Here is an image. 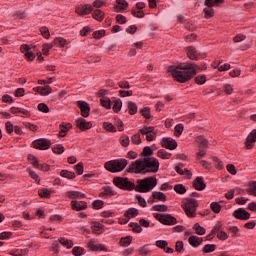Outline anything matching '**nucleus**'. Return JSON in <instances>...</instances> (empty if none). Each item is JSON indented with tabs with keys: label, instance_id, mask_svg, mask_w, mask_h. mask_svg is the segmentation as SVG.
I'll use <instances>...</instances> for the list:
<instances>
[{
	"label": "nucleus",
	"instance_id": "nucleus-1",
	"mask_svg": "<svg viewBox=\"0 0 256 256\" xmlns=\"http://www.w3.org/2000/svg\"><path fill=\"white\" fill-rule=\"evenodd\" d=\"M199 66L193 62H184L180 63L177 66H172L169 68V71L178 83H187L191 81L196 75Z\"/></svg>",
	"mask_w": 256,
	"mask_h": 256
},
{
	"label": "nucleus",
	"instance_id": "nucleus-2",
	"mask_svg": "<svg viewBox=\"0 0 256 256\" xmlns=\"http://www.w3.org/2000/svg\"><path fill=\"white\" fill-rule=\"evenodd\" d=\"M157 171H159V160L155 157H151L132 162L126 170V173L147 175V173H157Z\"/></svg>",
	"mask_w": 256,
	"mask_h": 256
},
{
	"label": "nucleus",
	"instance_id": "nucleus-3",
	"mask_svg": "<svg viewBox=\"0 0 256 256\" xmlns=\"http://www.w3.org/2000/svg\"><path fill=\"white\" fill-rule=\"evenodd\" d=\"M134 191L137 193H149L152 189L157 187V178L151 176L144 179L137 180Z\"/></svg>",
	"mask_w": 256,
	"mask_h": 256
},
{
	"label": "nucleus",
	"instance_id": "nucleus-4",
	"mask_svg": "<svg viewBox=\"0 0 256 256\" xmlns=\"http://www.w3.org/2000/svg\"><path fill=\"white\" fill-rule=\"evenodd\" d=\"M127 165H129V161L125 158H120L105 162L104 169L109 173H121Z\"/></svg>",
	"mask_w": 256,
	"mask_h": 256
},
{
	"label": "nucleus",
	"instance_id": "nucleus-5",
	"mask_svg": "<svg viewBox=\"0 0 256 256\" xmlns=\"http://www.w3.org/2000/svg\"><path fill=\"white\" fill-rule=\"evenodd\" d=\"M197 207H199V203L194 198L183 200L182 209H184L187 217H195L197 215Z\"/></svg>",
	"mask_w": 256,
	"mask_h": 256
},
{
	"label": "nucleus",
	"instance_id": "nucleus-6",
	"mask_svg": "<svg viewBox=\"0 0 256 256\" xmlns=\"http://www.w3.org/2000/svg\"><path fill=\"white\" fill-rule=\"evenodd\" d=\"M113 185L122 191H135V183L129 181L127 177H114Z\"/></svg>",
	"mask_w": 256,
	"mask_h": 256
},
{
	"label": "nucleus",
	"instance_id": "nucleus-7",
	"mask_svg": "<svg viewBox=\"0 0 256 256\" xmlns=\"http://www.w3.org/2000/svg\"><path fill=\"white\" fill-rule=\"evenodd\" d=\"M34 149H39L40 151H47L51 147V140L47 138H39L32 142Z\"/></svg>",
	"mask_w": 256,
	"mask_h": 256
},
{
	"label": "nucleus",
	"instance_id": "nucleus-8",
	"mask_svg": "<svg viewBox=\"0 0 256 256\" xmlns=\"http://www.w3.org/2000/svg\"><path fill=\"white\" fill-rule=\"evenodd\" d=\"M187 57L192 61H198V59H204L205 54H201L197 51V48L189 46L187 48Z\"/></svg>",
	"mask_w": 256,
	"mask_h": 256
},
{
	"label": "nucleus",
	"instance_id": "nucleus-9",
	"mask_svg": "<svg viewBox=\"0 0 256 256\" xmlns=\"http://www.w3.org/2000/svg\"><path fill=\"white\" fill-rule=\"evenodd\" d=\"M21 53H24V57L26 61H34L35 59V53L31 51V47L28 44H22L20 46Z\"/></svg>",
	"mask_w": 256,
	"mask_h": 256
},
{
	"label": "nucleus",
	"instance_id": "nucleus-10",
	"mask_svg": "<svg viewBox=\"0 0 256 256\" xmlns=\"http://www.w3.org/2000/svg\"><path fill=\"white\" fill-rule=\"evenodd\" d=\"M93 11L91 4H80L76 7V13L80 16L89 15Z\"/></svg>",
	"mask_w": 256,
	"mask_h": 256
},
{
	"label": "nucleus",
	"instance_id": "nucleus-11",
	"mask_svg": "<svg viewBox=\"0 0 256 256\" xmlns=\"http://www.w3.org/2000/svg\"><path fill=\"white\" fill-rule=\"evenodd\" d=\"M75 124L80 131H89V129L93 127V124L91 122H87L84 118L76 119Z\"/></svg>",
	"mask_w": 256,
	"mask_h": 256
},
{
	"label": "nucleus",
	"instance_id": "nucleus-12",
	"mask_svg": "<svg viewBox=\"0 0 256 256\" xmlns=\"http://www.w3.org/2000/svg\"><path fill=\"white\" fill-rule=\"evenodd\" d=\"M233 217L241 221H247V219L251 218V214L243 208H238L237 210L234 211Z\"/></svg>",
	"mask_w": 256,
	"mask_h": 256
},
{
	"label": "nucleus",
	"instance_id": "nucleus-13",
	"mask_svg": "<svg viewBox=\"0 0 256 256\" xmlns=\"http://www.w3.org/2000/svg\"><path fill=\"white\" fill-rule=\"evenodd\" d=\"M162 147L169 149V151H175V148L177 147V141L171 137H164L162 138Z\"/></svg>",
	"mask_w": 256,
	"mask_h": 256
},
{
	"label": "nucleus",
	"instance_id": "nucleus-14",
	"mask_svg": "<svg viewBox=\"0 0 256 256\" xmlns=\"http://www.w3.org/2000/svg\"><path fill=\"white\" fill-rule=\"evenodd\" d=\"M161 223L162 225H168V226L177 225V218H175L171 214L164 213V214H161Z\"/></svg>",
	"mask_w": 256,
	"mask_h": 256
},
{
	"label": "nucleus",
	"instance_id": "nucleus-15",
	"mask_svg": "<svg viewBox=\"0 0 256 256\" xmlns=\"http://www.w3.org/2000/svg\"><path fill=\"white\" fill-rule=\"evenodd\" d=\"M77 107L80 108L82 117H89V113H91V106H89V103L85 101H77Z\"/></svg>",
	"mask_w": 256,
	"mask_h": 256
},
{
	"label": "nucleus",
	"instance_id": "nucleus-16",
	"mask_svg": "<svg viewBox=\"0 0 256 256\" xmlns=\"http://www.w3.org/2000/svg\"><path fill=\"white\" fill-rule=\"evenodd\" d=\"M255 143H256V129L252 130L246 140H245V147L246 149H253V147H255Z\"/></svg>",
	"mask_w": 256,
	"mask_h": 256
},
{
	"label": "nucleus",
	"instance_id": "nucleus-17",
	"mask_svg": "<svg viewBox=\"0 0 256 256\" xmlns=\"http://www.w3.org/2000/svg\"><path fill=\"white\" fill-rule=\"evenodd\" d=\"M33 91L36 93H39L42 97H47V95H51L53 93V88L51 86L46 85V86H37L33 88Z\"/></svg>",
	"mask_w": 256,
	"mask_h": 256
},
{
	"label": "nucleus",
	"instance_id": "nucleus-18",
	"mask_svg": "<svg viewBox=\"0 0 256 256\" xmlns=\"http://www.w3.org/2000/svg\"><path fill=\"white\" fill-rule=\"evenodd\" d=\"M71 209L72 211H85L87 209L88 205L87 202L85 201H77V200H72L71 203Z\"/></svg>",
	"mask_w": 256,
	"mask_h": 256
},
{
	"label": "nucleus",
	"instance_id": "nucleus-19",
	"mask_svg": "<svg viewBox=\"0 0 256 256\" xmlns=\"http://www.w3.org/2000/svg\"><path fill=\"white\" fill-rule=\"evenodd\" d=\"M59 133H58V137H67V132L70 130V129H73V124L72 123H65V122H62L60 125H59Z\"/></svg>",
	"mask_w": 256,
	"mask_h": 256
},
{
	"label": "nucleus",
	"instance_id": "nucleus-20",
	"mask_svg": "<svg viewBox=\"0 0 256 256\" xmlns=\"http://www.w3.org/2000/svg\"><path fill=\"white\" fill-rule=\"evenodd\" d=\"M65 197H68V199H72L73 201H75V199H85L87 195L81 193L80 191H67L65 193Z\"/></svg>",
	"mask_w": 256,
	"mask_h": 256
},
{
	"label": "nucleus",
	"instance_id": "nucleus-21",
	"mask_svg": "<svg viewBox=\"0 0 256 256\" xmlns=\"http://www.w3.org/2000/svg\"><path fill=\"white\" fill-rule=\"evenodd\" d=\"M193 187L196 189V191H204L205 187L207 185L205 184V181L203 180V177L198 176L194 181H193Z\"/></svg>",
	"mask_w": 256,
	"mask_h": 256
},
{
	"label": "nucleus",
	"instance_id": "nucleus-22",
	"mask_svg": "<svg viewBox=\"0 0 256 256\" xmlns=\"http://www.w3.org/2000/svg\"><path fill=\"white\" fill-rule=\"evenodd\" d=\"M188 242H189V245H191V247L197 248L199 247V245L203 243V238L192 235L189 237Z\"/></svg>",
	"mask_w": 256,
	"mask_h": 256
},
{
	"label": "nucleus",
	"instance_id": "nucleus-23",
	"mask_svg": "<svg viewBox=\"0 0 256 256\" xmlns=\"http://www.w3.org/2000/svg\"><path fill=\"white\" fill-rule=\"evenodd\" d=\"M12 115H17V113H22V115H25L26 117H31V111L19 108V107H12L10 109Z\"/></svg>",
	"mask_w": 256,
	"mask_h": 256
},
{
	"label": "nucleus",
	"instance_id": "nucleus-24",
	"mask_svg": "<svg viewBox=\"0 0 256 256\" xmlns=\"http://www.w3.org/2000/svg\"><path fill=\"white\" fill-rule=\"evenodd\" d=\"M92 18L95 19V21H99L101 23V21L105 19V12H103L101 9H96L92 13Z\"/></svg>",
	"mask_w": 256,
	"mask_h": 256
},
{
	"label": "nucleus",
	"instance_id": "nucleus-25",
	"mask_svg": "<svg viewBox=\"0 0 256 256\" xmlns=\"http://www.w3.org/2000/svg\"><path fill=\"white\" fill-rule=\"evenodd\" d=\"M113 195H116L115 191H113V188H111V186H104L103 192L99 194V197H113Z\"/></svg>",
	"mask_w": 256,
	"mask_h": 256
},
{
	"label": "nucleus",
	"instance_id": "nucleus-26",
	"mask_svg": "<svg viewBox=\"0 0 256 256\" xmlns=\"http://www.w3.org/2000/svg\"><path fill=\"white\" fill-rule=\"evenodd\" d=\"M137 215H139V210L137 208H129L124 213V217H126V219H133L137 217Z\"/></svg>",
	"mask_w": 256,
	"mask_h": 256
},
{
	"label": "nucleus",
	"instance_id": "nucleus-27",
	"mask_svg": "<svg viewBox=\"0 0 256 256\" xmlns=\"http://www.w3.org/2000/svg\"><path fill=\"white\" fill-rule=\"evenodd\" d=\"M196 143L199 145L200 149H207L209 145V141H207L203 136L196 137Z\"/></svg>",
	"mask_w": 256,
	"mask_h": 256
},
{
	"label": "nucleus",
	"instance_id": "nucleus-28",
	"mask_svg": "<svg viewBox=\"0 0 256 256\" xmlns=\"http://www.w3.org/2000/svg\"><path fill=\"white\" fill-rule=\"evenodd\" d=\"M58 241L60 245H63V247H66V249H72L73 247V241L66 239L65 237H60Z\"/></svg>",
	"mask_w": 256,
	"mask_h": 256
},
{
	"label": "nucleus",
	"instance_id": "nucleus-29",
	"mask_svg": "<svg viewBox=\"0 0 256 256\" xmlns=\"http://www.w3.org/2000/svg\"><path fill=\"white\" fill-rule=\"evenodd\" d=\"M38 195L41 199H51V192L47 188H41L38 190Z\"/></svg>",
	"mask_w": 256,
	"mask_h": 256
},
{
	"label": "nucleus",
	"instance_id": "nucleus-30",
	"mask_svg": "<svg viewBox=\"0 0 256 256\" xmlns=\"http://www.w3.org/2000/svg\"><path fill=\"white\" fill-rule=\"evenodd\" d=\"M60 177L64 179H75L76 175L75 172H71L69 170H61Z\"/></svg>",
	"mask_w": 256,
	"mask_h": 256
},
{
	"label": "nucleus",
	"instance_id": "nucleus-31",
	"mask_svg": "<svg viewBox=\"0 0 256 256\" xmlns=\"http://www.w3.org/2000/svg\"><path fill=\"white\" fill-rule=\"evenodd\" d=\"M52 152L55 153V155H63V153H65V147H63V144H56L52 147Z\"/></svg>",
	"mask_w": 256,
	"mask_h": 256
},
{
	"label": "nucleus",
	"instance_id": "nucleus-32",
	"mask_svg": "<svg viewBox=\"0 0 256 256\" xmlns=\"http://www.w3.org/2000/svg\"><path fill=\"white\" fill-rule=\"evenodd\" d=\"M26 173H28L29 176L31 177V179H33L38 185H39V183H41V179H39V175L36 174V172L33 171V169L27 168Z\"/></svg>",
	"mask_w": 256,
	"mask_h": 256
},
{
	"label": "nucleus",
	"instance_id": "nucleus-33",
	"mask_svg": "<svg viewBox=\"0 0 256 256\" xmlns=\"http://www.w3.org/2000/svg\"><path fill=\"white\" fill-rule=\"evenodd\" d=\"M103 129H105V131L108 133H117V128H115L111 122H104Z\"/></svg>",
	"mask_w": 256,
	"mask_h": 256
},
{
	"label": "nucleus",
	"instance_id": "nucleus-34",
	"mask_svg": "<svg viewBox=\"0 0 256 256\" xmlns=\"http://www.w3.org/2000/svg\"><path fill=\"white\" fill-rule=\"evenodd\" d=\"M132 241H133V236H126L120 239L119 244L122 247H129V244L132 243Z\"/></svg>",
	"mask_w": 256,
	"mask_h": 256
},
{
	"label": "nucleus",
	"instance_id": "nucleus-35",
	"mask_svg": "<svg viewBox=\"0 0 256 256\" xmlns=\"http://www.w3.org/2000/svg\"><path fill=\"white\" fill-rule=\"evenodd\" d=\"M91 229H92V233H94L95 235H99V233L103 229V224H101L99 222H93Z\"/></svg>",
	"mask_w": 256,
	"mask_h": 256
},
{
	"label": "nucleus",
	"instance_id": "nucleus-36",
	"mask_svg": "<svg viewBox=\"0 0 256 256\" xmlns=\"http://www.w3.org/2000/svg\"><path fill=\"white\" fill-rule=\"evenodd\" d=\"M151 155H153V149H151V147L149 146H145L143 148V151L140 154V157H144L145 158H150Z\"/></svg>",
	"mask_w": 256,
	"mask_h": 256
},
{
	"label": "nucleus",
	"instance_id": "nucleus-37",
	"mask_svg": "<svg viewBox=\"0 0 256 256\" xmlns=\"http://www.w3.org/2000/svg\"><path fill=\"white\" fill-rule=\"evenodd\" d=\"M53 45L57 47H65L67 45V40L63 37H56L53 41Z\"/></svg>",
	"mask_w": 256,
	"mask_h": 256
},
{
	"label": "nucleus",
	"instance_id": "nucleus-38",
	"mask_svg": "<svg viewBox=\"0 0 256 256\" xmlns=\"http://www.w3.org/2000/svg\"><path fill=\"white\" fill-rule=\"evenodd\" d=\"M174 191L175 193H178V195H185V193H187V189L183 184H176L174 186Z\"/></svg>",
	"mask_w": 256,
	"mask_h": 256
},
{
	"label": "nucleus",
	"instance_id": "nucleus-39",
	"mask_svg": "<svg viewBox=\"0 0 256 256\" xmlns=\"http://www.w3.org/2000/svg\"><path fill=\"white\" fill-rule=\"evenodd\" d=\"M129 227L132 228L133 233H141L143 231V228H141V225L137 222H130Z\"/></svg>",
	"mask_w": 256,
	"mask_h": 256
},
{
	"label": "nucleus",
	"instance_id": "nucleus-40",
	"mask_svg": "<svg viewBox=\"0 0 256 256\" xmlns=\"http://www.w3.org/2000/svg\"><path fill=\"white\" fill-rule=\"evenodd\" d=\"M193 229L196 233V235H205L206 230L203 226L199 225V223H195L193 226Z\"/></svg>",
	"mask_w": 256,
	"mask_h": 256
},
{
	"label": "nucleus",
	"instance_id": "nucleus-41",
	"mask_svg": "<svg viewBox=\"0 0 256 256\" xmlns=\"http://www.w3.org/2000/svg\"><path fill=\"white\" fill-rule=\"evenodd\" d=\"M205 18L211 19L215 15V11L213 10V6H207L204 8Z\"/></svg>",
	"mask_w": 256,
	"mask_h": 256
},
{
	"label": "nucleus",
	"instance_id": "nucleus-42",
	"mask_svg": "<svg viewBox=\"0 0 256 256\" xmlns=\"http://www.w3.org/2000/svg\"><path fill=\"white\" fill-rule=\"evenodd\" d=\"M225 0H205L204 5L206 7H216V5H220V3H223Z\"/></svg>",
	"mask_w": 256,
	"mask_h": 256
},
{
	"label": "nucleus",
	"instance_id": "nucleus-43",
	"mask_svg": "<svg viewBox=\"0 0 256 256\" xmlns=\"http://www.w3.org/2000/svg\"><path fill=\"white\" fill-rule=\"evenodd\" d=\"M28 161H32V162H31V165H32L35 169H39V160L37 159V157H35V155L29 154V155H28Z\"/></svg>",
	"mask_w": 256,
	"mask_h": 256
},
{
	"label": "nucleus",
	"instance_id": "nucleus-44",
	"mask_svg": "<svg viewBox=\"0 0 256 256\" xmlns=\"http://www.w3.org/2000/svg\"><path fill=\"white\" fill-rule=\"evenodd\" d=\"M128 113L129 115H135L137 114V104L134 102H128Z\"/></svg>",
	"mask_w": 256,
	"mask_h": 256
},
{
	"label": "nucleus",
	"instance_id": "nucleus-45",
	"mask_svg": "<svg viewBox=\"0 0 256 256\" xmlns=\"http://www.w3.org/2000/svg\"><path fill=\"white\" fill-rule=\"evenodd\" d=\"M84 254H85V248H83V247L75 246L72 249V255H74V256H81Z\"/></svg>",
	"mask_w": 256,
	"mask_h": 256
},
{
	"label": "nucleus",
	"instance_id": "nucleus-46",
	"mask_svg": "<svg viewBox=\"0 0 256 256\" xmlns=\"http://www.w3.org/2000/svg\"><path fill=\"white\" fill-rule=\"evenodd\" d=\"M217 249V246L215 244H206L202 248L203 253H213Z\"/></svg>",
	"mask_w": 256,
	"mask_h": 256
},
{
	"label": "nucleus",
	"instance_id": "nucleus-47",
	"mask_svg": "<svg viewBox=\"0 0 256 256\" xmlns=\"http://www.w3.org/2000/svg\"><path fill=\"white\" fill-rule=\"evenodd\" d=\"M117 5L116 9H119V11H124V9H127L129 7V3H127L125 0H116Z\"/></svg>",
	"mask_w": 256,
	"mask_h": 256
},
{
	"label": "nucleus",
	"instance_id": "nucleus-48",
	"mask_svg": "<svg viewBox=\"0 0 256 256\" xmlns=\"http://www.w3.org/2000/svg\"><path fill=\"white\" fill-rule=\"evenodd\" d=\"M121 107H123V102L121 101V99L115 100L112 107L113 111L115 113H119V111H121Z\"/></svg>",
	"mask_w": 256,
	"mask_h": 256
},
{
	"label": "nucleus",
	"instance_id": "nucleus-49",
	"mask_svg": "<svg viewBox=\"0 0 256 256\" xmlns=\"http://www.w3.org/2000/svg\"><path fill=\"white\" fill-rule=\"evenodd\" d=\"M140 113L144 119H151V108L144 107L142 110H140Z\"/></svg>",
	"mask_w": 256,
	"mask_h": 256
},
{
	"label": "nucleus",
	"instance_id": "nucleus-50",
	"mask_svg": "<svg viewBox=\"0 0 256 256\" xmlns=\"http://www.w3.org/2000/svg\"><path fill=\"white\" fill-rule=\"evenodd\" d=\"M51 49H53V44H51V43L43 44V46H42L43 55H45L47 57V55H49V51H51Z\"/></svg>",
	"mask_w": 256,
	"mask_h": 256
},
{
	"label": "nucleus",
	"instance_id": "nucleus-51",
	"mask_svg": "<svg viewBox=\"0 0 256 256\" xmlns=\"http://www.w3.org/2000/svg\"><path fill=\"white\" fill-rule=\"evenodd\" d=\"M137 253H139V255H149V253H151V249H149V245H144L143 247H140L137 250Z\"/></svg>",
	"mask_w": 256,
	"mask_h": 256
},
{
	"label": "nucleus",
	"instance_id": "nucleus-52",
	"mask_svg": "<svg viewBox=\"0 0 256 256\" xmlns=\"http://www.w3.org/2000/svg\"><path fill=\"white\" fill-rule=\"evenodd\" d=\"M40 33L44 39H49V37H51V33L49 32V28H47V26L41 27Z\"/></svg>",
	"mask_w": 256,
	"mask_h": 256
},
{
	"label": "nucleus",
	"instance_id": "nucleus-53",
	"mask_svg": "<svg viewBox=\"0 0 256 256\" xmlns=\"http://www.w3.org/2000/svg\"><path fill=\"white\" fill-rule=\"evenodd\" d=\"M210 209L213 211V213H221V204L218 202H212L210 204Z\"/></svg>",
	"mask_w": 256,
	"mask_h": 256
},
{
	"label": "nucleus",
	"instance_id": "nucleus-54",
	"mask_svg": "<svg viewBox=\"0 0 256 256\" xmlns=\"http://www.w3.org/2000/svg\"><path fill=\"white\" fill-rule=\"evenodd\" d=\"M103 205H105L103 200H94L92 203V208L96 210L103 209Z\"/></svg>",
	"mask_w": 256,
	"mask_h": 256
},
{
	"label": "nucleus",
	"instance_id": "nucleus-55",
	"mask_svg": "<svg viewBox=\"0 0 256 256\" xmlns=\"http://www.w3.org/2000/svg\"><path fill=\"white\" fill-rule=\"evenodd\" d=\"M247 193H248L249 195H254V196L256 197V181L251 182V183L249 184V188H248V190H247Z\"/></svg>",
	"mask_w": 256,
	"mask_h": 256
},
{
	"label": "nucleus",
	"instance_id": "nucleus-56",
	"mask_svg": "<svg viewBox=\"0 0 256 256\" xmlns=\"http://www.w3.org/2000/svg\"><path fill=\"white\" fill-rule=\"evenodd\" d=\"M92 36L96 40L103 39L105 37V30L94 31Z\"/></svg>",
	"mask_w": 256,
	"mask_h": 256
},
{
	"label": "nucleus",
	"instance_id": "nucleus-57",
	"mask_svg": "<svg viewBox=\"0 0 256 256\" xmlns=\"http://www.w3.org/2000/svg\"><path fill=\"white\" fill-rule=\"evenodd\" d=\"M183 124H177L174 128V134L175 137H181V134L183 133Z\"/></svg>",
	"mask_w": 256,
	"mask_h": 256
},
{
	"label": "nucleus",
	"instance_id": "nucleus-58",
	"mask_svg": "<svg viewBox=\"0 0 256 256\" xmlns=\"http://www.w3.org/2000/svg\"><path fill=\"white\" fill-rule=\"evenodd\" d=\"M212 161H214V165L216 167V169H219L221 171V169H223V161H221L219 158L213 156L212 157Z\"/></svg>",
	"mask_w": 256,
	"mask_h": 256
},
{
	"label": "nucleus",
	"instance_id": "nucleus-59",
	"mask_svg": "<svg viewBox=\"0 0 256 256\" xmlns=\"http://www.w3.org/2000/svg\"><path fill=\"white\" fill-rule=\"evenodd\" d=\"M100 103L102 107H105V109H111V99L109 98L100 99Z\"/></svg>",
	"mask_w": 256,
	"mask_h": 256
},
{
	"label": "nucleus",
	"instance_id": "nucleus-60",
	"mask_svg": "<svg viewBox=\"0 0 256 256\" xmlns=\"http://www.w3.org/2000/svg\"><path fill=\"white\" fill-rule=\"evenodd\" d=\"M116 23L125 25V23H127V17L123 16V14L116 15Z\"/></svg>",
	"mask_w": 256,
	"mask_h": 256
},
{
	"label": "nucleus",
	"instance_id": "nucleus-61",
	"mask_svg": "<svg viewBox=\"0 0 256 256\" xmlns=\"http://www.w3.org/2000/svg\"><path fill=\"white\" fill-rule=\"evenodd\" d=\"M23 125L26 129H29V131H33L34 133L39 129L37 125L31 124L30 122H23Z\"/></svg>",
	"mask_w": 256,
	"mask_h": 256
},
{
	"label": "nucleus",
	"instance_id": "nucleus-62",
	"mask_svg": "<svg viewBox=\"0 0 256 256\" xmlns=\"http://www.w3.org/2000/svg\"><path fill=\"white\" fill-rule=\"evenodd\" d=\"M74 171H76L77 175H83L84 167L83 162H79L74 166Z\"/></svg>",
	"mask_w": 256,
	"mask_h": 256
},
{
	"label": "nucleus",
	"instance_id": "nucleus-63",
	"mask_svg": "<svg viewBox=\"0 0 256 256\" xmlns=\"http://www.w3.org/2000/svg\"><path fill=\"white\" fill-rule=\"evenodd\" d=\"M37 109L41 113H49V106H47L45 103L38 104Z\"/></svg>",
	"mask_w": 256,
	"mask_h": 256
},
{
	"label": "nucleus",
	"instance_id": "nucleus-64",
	"mask_svg": "<svg viewBox=\"0 0 256 256\" xmlns=\"http://www.w3.org/2000/svg\"><path fill=\"white\" fill-rule=\"evenodd\" d=\"M28 254H29V249H27V248L16 250L14 252V256H23V255H28Z\"/></svg>",
	"mask_w": 256,
	"mask_h": 256
}]
</instances>
